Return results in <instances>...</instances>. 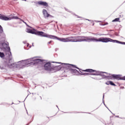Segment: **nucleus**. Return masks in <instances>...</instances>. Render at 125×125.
<instances>
[{"label":"nucleus","mask_w":125,"mask_h":125,"mask_svg":"<svg viewBox=\"0 0 125 125\" xmlns=\"http://www.w3.org/2000/svg\"><path fill=\"white\" fill-rule=\"evenodd\" d=\"M54 39L60 41V42H117V43H122V44H125V42H122L117 40H113L109 38H100L97 39L94 37H85V36H78L75 37H69L66 38H60L57 37H54Z\"/></svg>","instance_id":"1"},{"label":"nucleus","mask_w":125,"mask_h":125,"mask_svg":"<svg viewBox=\"0 0 125 125\" xmlns=\"http://www.w3.org/2000/svg\"><path fill=\"white\" fill-rule=\"evenodd\" d=\"M1 69H10V68H21V64L16 63H13L12 58L8 59L6 62L0 64Z\"/></svg>","instance_id":"2"},{"label":"nucleus","mask_w":125,"mask_h":125,"mask_svg":"<svg viewBox=\"0 0 125 125\" xmlns=\"http://www.w3.org/2000/svg\"><path fill=\"white\" fill-rule=\"evenodd\" d=\"M27 33H29L30 34H33V35H38V36H41L42 37H44L45 38H49V39H54V36L53 35H49L47 34L46 33H44L42 31H38L36 30H32L31 29H27Z\"/></svg>","instance_id":"3"},{"label":"nucleus","mask_w":125,"mask_h":125,"mask_svg":"<svg viewBox=\"0 0 125 125\" xmlns=\"http://www.w3.org/2000/svg\"><path fill=\"white\" fill-rule=\"evenodd\" d=\"M105 79H108V80H112V79H114L117 81H120V80L125 81V76L122 77L120 75L116 74H113L110 76H105Z\"/></svg>","instance_id":"4"},{"label":"nucleus","mask_w":125,"mask_h":125,"mask_svg":"<svg viewBox=\"0 0 125 125\" xmlns=\"http://www.w3.org/2000/svg\"><path fill=\"white\" fill-rule=\"evenodd\" d=\"M42 62V61L41 59L29 60L26 61V64L27 65H37V64Z\"/></svg>","instance_id":"5"},{"label":"nucleus","mask_w":125,"mask_h":125,"mask_svg":"<svg viewBox=\"0 0 125 125\" xmlns=\"http://www.w3.org/2000/svg\"><path fill=\"white\" fill-rule=\"evenodd\" d=\"M2 49H5V52L6 54H8L9 55V53H11L10 52V48L8 47V45L7 43L5 42H3L2 43Z\"/></svg>","instance_id":"6"},{"label":"nucleus","mask_w":125,"mask_h":125,"mask_svg":"<svg viewBox=\"0 0 125 125\" xmlns=\"http://www.w3.org/2000/svg\"><path fill=\"white\" fill-rule=\"evenodd\" d=\"M62 65L64 69H65V70H68V71H70V69L71 68H76V69H80V68L74 64H70L69 63H62Z\"/></svg>","instance_id":"7"},{"label":"nucleus","mask_w":125,"mask_h":125,"mask_svg":"<svg viewBox=\"0 0 125 125\" xmlns=\"http://www.w3.org/2000/svg\"><path fill=\"white\" fill-rule=\"evenodd\" d=\"M44 68L45 70L51 72V68H52L51 63L50 62H46L44 65Z\"/></svg>","instance_id":"8"},{"label":"nucleus","mask_w":125,"mask_h":125,"mask_svg":"<svg viewBox=\"0 0 125 125\" xmlns=\"http://www.w3.org/2000/svg\"><path fill=\"white\" fill-rule=\"evenodd\" d=\"M51 71H54V72H57V71H60L61 70V66L59 65L58 66H53L51 67Z\"/></svg>","instance_id":"9"},{"label":"nucleus","mask_w":125,"mask_h":125,"mask_svg":"<svg viewBox=\"0 0 125 125\" xmlns=\"http://www.w3.org/2000/svg\"><path fill=\"white\" fill-rule=\"evenodd\" d=\"M38 4H39L40 5H42L43 6H46V7H47V6H48V3H47V2L42 1H38Z\"/></svg>","instance_id":"10"},{"label":"nucleus","mask_w":125,"mask_h":125,"mask_svg":"<svg viewBox=\"0 0 125 125\" xmlns=\"http://www.w3.org/2000/svg\"><path fill=\"white\" fill-rule=\"evenodd\" d=\"M79 71L81 73H82V71L83 72H87L88 73H93V72H95V70L91 69H87L85 70L80 69Z\"/></svg>","instance_id":"11"},{"label":"nucleus","mask_w":125,"mask_h":125,"mask_svg":"<svg viewBox=\"0 0 125 125\" xmlns=\"http://www.w3.org/2000/svg\"><path fill=\"white\" fill-rule=\"evenodd\" d=\"M0 19H1V20H4L5 21L10 20L9 18L6 17V16H0Z\"/></svg>","instance_id":"12"},{"label":"nucleus","mask_w":125,"mask_h":125,"mask_svg":"<svg viewBox=\"0 0 125 125\" xmlns=\"http://www.w3.org/2000/svg\"><path fill=\"white\" fill-rule=\"evenodd\" d=\"M43 14L45 17H49L50 16V15L47 13V11L46 10L43 9Z\"/></svg>","instance_id":"13"},{"label":"nucleus","mask_w":125,"mask_h":125,"mask_svg":"<svg viewBox=\"0 0 125 125\" xmlns=\"http://www.w3.org/2000/svg\"><path fill=\"white\" fill-rule=\"evenodd\" d=\"M69 71L70 73H71V74H74V73H77V72H78L77 69H74L72 68L69 70Z\"/></svg>","instance_id":"14"},{"label":"nucleus","mask_w":125,"mask_h":125,"mask_svg":"<svg viewBox=\"0 0 125 125\" xmlns=\"http://www.w3.org/2000/svg\"><path fill=\"white\" fill-rule=\"evenodd\" d=\"M82 76H90L91 75H92L91 73H84L81 74Z\"/></svg>","instance_id":"15"},{"label":"nucleus","mask_w":125,"mask_h":125,"mask_svg":"<svg viewBox=\"0 0 125 125\" xmlns=\"http://www.w3.org/2000/svg\"><path fill=\"white\" fill-rule=\"evenodd\" d=\"M4 56H5L4 53H3V52H0V57L1 58H3Z\"/></svg>","instance_id":"16"},{"label":"nucleus","mask_w":125,"mask_h":125,"mask_svg":"<svg viewBox=\"0 0 125 125\" xmlns=\"http://www.w3.org/2000/svg\"><path fill=\"white\" fill-rule=\"evenodd\" d=\"M120 21V18H116L112 21V22H119Z\"/></svg>","instance_id":"17"},{"label":"nucleus","mask_w":125,"mask_h":125,"mask_svg":"<svg viewBox=\"0 0 125 125\" xmlns=\"http://www.w3.org/2000/svg\"><path fill=\"white\" fill-rule=\"evenodd\" d=\"M3 32V29H2V27L0 25V34H2Z\"/></svg>","instance_id":"18"},{"label":"nucleus","mask_w":125,"mask_h":125,"mask_svg":"<svg viewBox=\"0 0 125 125\" xmlns=\"http://www.w3.org/2000/svg\"><path fill=\"white\" fill-rule=\"evenodd\" d=\"M110 84L111 85H116V84H115V83H113V82H112V81H110Z\"/></svg>","instance_id":"19"},{"label":"nucleus","mask_w":125,"mask_h":125,"mask_svg":"<svg viewBox=\"0 0 125 125\" xmlns=\"http://www.w3.org/2000/svg\"><path fill=\"white\" fill-rule=\"evenodd\" d=\"M111 82V81H107L105 83L106 84H107V85H109V84H110V83Z\"/></svg>","instance_id":"20"},{"label":"nucleus","mask_w":125,"mask_h":125,"mask_svg":"<svg viewBox=\"0 0 125 125\" xmlns=\"http://www.w3.org/2000/svg\"><path fill=\"white\" fill-rule=\"evenodd\" d=\"M103 26H105V25H108V22H104L102 24Z\"/></svg>","instance_id":"21"},{"label":"nucleus","mask_w":125,"mask_h":125,"mask_svg":"<svg viewBox=\"0 0 125 125\" xmlns=\"http://www.w3.org/2000/svg\"><path fill=\"white\" fill-rule=\"evenodd\" d=\"M13 19H19V18L18 17H13Z\"/></svg>","instance_id":"22"},{"label":"nucleus","mask_w":125,"mask_h":125,"mask_svg":"<svg viewBox=\"0 0 125 125\" xmlns=\"http://www.w3.org/2000/svg\"><path fill=\"white\" fill-rule=\"evenodd\" d=\"M51 42H52V41H51L48 42V44L51 43Z\"/></svg>","instance_id":"23"},{"label":"nucleus","mask_w":125,"mask_h":125,"mask_svg":"<svg viewBox=\"0 0 125 125\" xmlns=\"http://www.w3.org/2000/svg\"><path fill=\"white\" fill-rule=\"evenodd\" d=\"M23 23H24L25 24H27L25 22H24V21H23Z\"/></svg>","instance_id":"24"},{"label":"nucleus","mask_w":125,"mask_h":125,"mask_svg":"<svg viewBox=\"0 0 125 125\" xmlns=\"http://www.w3.org/2000/svg\"><path fill=\"white\" fill-rule=\"evenodd\" d=\"M13 1H15V0H13Z\"/></svg>","instance_id":"25"},{"label":"nucleus","mask_w":125,"mask_h":125,"mask_svg":"<svg viewBox=\"0 0 125 125\" xmlns=\"http://www.w3.org/2000/svg\"><path fill=\"white\" fill-rule=\"evenodd\" d=\"M11 4H13L12 3H11Z\"/></svg>","instance_id":"26"}]
</instances>
